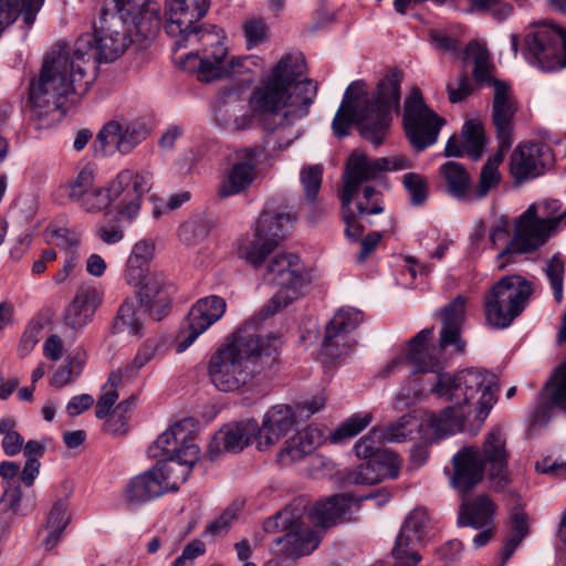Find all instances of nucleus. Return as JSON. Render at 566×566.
I'll list each match as a JSON object with an SVG mask.
<instances>
[{
	"instance_id": "29",
	"label": "nucleus",
	"mask_w": 566,
	"mask_h": 566,
	"mask_svg": "<svg viewBox=\"0 0 566 566\" xmlns=\"http://www.w3.org/2000/svg\"><path fill=\"white\" fill-rule=\"evenodd\" d=\"M294 412L287 405H277L271 408L262 422L258 426V449H269L284 437L294 426Z\"/></svg>"
},
{
	"instance_id": "42",
	"label": "nucleus",
	"mask_w": 566,
	"mask_h": 566,
	"mask_svg": "<svg viewBox=\"0 0 566 566\" xmlns=\"http://www.w3.org/2000/svg\"><path fill=\"white\" fill-rule=\"evenodd\" d=\"M384 439L381 438V431L377 428H373L368 434L361 437L354 446V451L357 458L364 461L370 459L377 460H391L398 459V457L382 448Z\"/></svg>"
},
{
	"instance_id": "9",
	"label": "nucleus",
	"mask_w": 566,
	"mask_h": 566,
	"mask_svg": "<svg viewBox=\"0 0 566 566\" xmlns=\"http://www.w3.org/2000/svg\"><path fill=\"white\" fill-rule=\"evenodd\" d=\"M294 220L283 202L269 201L255 222L252 238L238 241V256L255 268L260 266L292 229Z\"/></svg>"
},
{
	"instance_id": "6",
	"label": "nucleus",
	"mask_w": 566,
	"mask_h": 566,
	"mask_svg": "<svg viewBox=\"0 0 566 566\" xmlns=\"http://www.w3.org/2000/svg\"><path fill=\"white\" fill-rule=\"evenodd\" d=\"M210 0H166V32L176 38L175 45L180 48L202 43L211 45L212 52L200 57L198 80L212 82L235 73L240 60L226 61L227 49L217 34L207 31L198 22L207 14Z\"/></svg>"
},
{
	"instance_id": "27",
	"label": "nucleus",
	"mask_w": 566,
	"mask_h": 566,
	"mask_svg": "<svg viewBox=\"0 0 566 566\" xmlns=\"http://www.w3.org/2000/svg\"><path fill=\"white\" fill-rule=\"evenodd\" d=\"M410 167V160L401 156L392 158L381 157L373 160L363 153L353 151L347 159L344 174L361 185L377 178L382 171L403 170Z\"/></svg>"
},
{
	"instance_id": "47",
	"label": "nucleus",
	"mask_w": 566,
	"mask_h": 566,
	"mask_svg": "<svg viewBox=\"0 0 566 566\" xmlns=\"http://www.w3.org/2000/svg\"><path fill=\"white\" fill-rule=\"evenodd\" d=\"M373 420L370 412L355 413L343 421L332 433L331 441L343 442L360 433Z\"/></svg>"
},
{
	"instance_id": "34",
	"label": "nucleus",
	"mask_w": 566,
	"mask_h": 566,
	"mask_svg": "<svg viewBox=\"0 0 566 566\" xmlns=\"http://www.w3.org/2000/svg\"><path fill=\"white\" fill-rule=\"evenodd\" d=\"M352 501L350 494H334L325 501L317 502L313 505L306 518L314 525L328 527L331 524H334L337 518L343 516L350 507Z\"/></svg>"
},
{
	"instance_id": "62",
	"label": "nucleus",
	"mask_w": 566,
	"mask_h": 566,
	"mask_svg": "<svg viewBox=\"0 0 566 566\" xmlns=\"http://www.w3.org/2000/svg\"><path fill=\"white\" fill-rule=\"evenodd\" d=\"M458 87L448 83L447 91L451 103H460L472 93V84L467 73H463L458 78Z\"/></svg>"
},
{
	"instance_id": "37",
	"label": "nucleus",
	"mask_w": 566,
	"mask_h": 566,
	"mask_svg": "<svg viewBox=\"0 0 566 566\" xmlns=\"http://www.w3.org/2000/svg\"><path fill=\"white\" fill-rule=\"evenodd\" d=\"M360 185L354 180V178L348 177L344 174V187L340 192V209H342V218L345 228V235L350 239H358L364 232V226L358 221L359 213H355L352 209V203L356 192L358 191Z\"/></svg>"
},
{
	"instance_id": "26",
	"label": "nucleus",
	"mask_w": 566,
	"mask_h": 566,
	"mask_svg": "<svg viewBox=\"0 0 566 566\" xmlns=\"http://www.w3.org/2000/svg\"><path fill=\"white\" fill-rule=\"evenodd\" d=\"M181 451L182 454L160 459L154 465L159 467L158 475L166 493L177 491L187 481L193 465L200 459V449L197 444H185Z\"/></svg>"
},
{
	"instance_id": "10",
	"label": "nucleus",
	"mask_w": 566,
	"mask_h": 566,
	"mask_svg": "<svg viewBox=\"0 0 566 566\" xmlns=\"http://www.w3.org/2000/svg\"><path fill=\"white\" fill-rule=\"evenodd\" d=\"M534 284L521 275H509L497 281L484 295L485 318L496 328H506L526 307Z\"/></svg>"
},
{
	"instance_id": "51",
	"label": "nucleus",
	"mask_w": 566,
	"mask_h": 566,
	"mask_svg": "<svg viewBox=\"0 0 566 566\" xmlns=\"http://www.w3.org/2000/svg\"><path fill=\"white\" fill-rule=\"evenodd\" d=\"M323 167L314 165L303 168L301 171V184L306 200L314 206L322 185Z\"/></svg>"
},
{
	"instance_id": "46",
	"label": "nucleus",
	"mask_w": 566,
	"mask_h": 566,
	"mask_svg": "<svg viewBox=\"0 0 566 566\" xmlns=\"http://www.w3.org/2000/svg\"><path fill=\"white\" fill-rule=\"evenodd\" d=\"M462 147L472 160H479L484 149L483 127L479 122L469 120L464 124L462 132Z\"/></svg>"
},
{
	"instance_id": "31",
	"label": "nucleus",
	"mask_w": 566,
	"mask_h": 566,
	"mask_svg": "<svg viewBox=\"0 0 566 566\" xmlns=\"http://www.w3.org/2000/svg\"><path fill=\"white\" fill-rule=\"evenodd\" d=\"M399 459L388 461L370 459L361 462L355 469L345 474V480L352 484L371 485L376 484L387 476L396 479L399 474Z\"/></svg>"
},
{
	"instance_id": "58",
	"label": "nucleus",
	"mask_w": 566,
	"mask_h": 566,
	"mask_svg": "<svg viewBox=\"0 0 566 566\" xmlns=\"http://www.w3.org/2000/svg\"><path fill=\"white\" fill-rule=\"evenodd\" d=\"M380 193L377 192L375 187L366 186L363 189V197L366 200V203L359 201L357 202V210L359 214H379L384 212V208L381 202L379 201Z\"/></svg>"
},
{
	"instance_id": "18",
	"label": "nucleus",
	"mask_w": 566,
	"mask_h": 566,
	"mask_svg": "<svg viewBox=\"0 0 566 566\" xmlns=\"http://www.w3.org/2000/svg\"><path fill=\"white\" fill-rule=\"evenodd\" d=\"M151 188L148 174H134L125 169L109 185L114 200L119 199L117 214L120 221L132 222L139 213L142 197Z\"/></svg>"
},
{
	"instance_id": "17",
	"label": "nucleus",
	"mask_w": 566,
	"mask_h": 566,
	"mask_svg": "<svg viewBox=\"0 0 566 566\" xmlns=\"http://www.w3.org/2000/svg\"><path fill=\"white\" fill-rule=\"evenodd\" d=\"M363 313L354 307L339 308L325 327L323 355L329 360L346 356L353 347L350 333L363 322Z\"/></svg>"
},
{
	"instance_id": "14",
	"label": "nucleus",
	"mask_w": 566,
	"mask_h": 566,
	"mask_svg": "<svg viewBox=\"0 0 566 566\" xmlns=\"http://www.w3.org/2000/svg\"><path fill=\"white\" fill-rule=\"evenodd\" d=\"M555 229L535 214V208L528 207L514 222V231L506 247L497 254L503 260L497 268L503 270L517 255L533 253L543 247Z\"/></svg>"
},
{
	"instance_id": "38",
	"label": "nucleus",
	"mask_w": 566,
	"mask_h": 566,
	"mask_svg": "<svg viewBox=\"0 0 566 566\" xmlns=\"http://www.w3.org/2000/svg\"><path fill=\"white\" fill-rule=\"evenodd\" d=\"M321 439L322 433L319 430L311 427L301 429L286 441V447L281 451L280 457L282 459L290 458L291 461L302 460L315 450Z\"/></svg>"
},
{
	"instance_id": "28",
	"label": "nucleus",
	"mask_w": 566,
	"mask_h": 566,
	"mask_svg": "<svg viewBox=\"0 0 566 566\" xmlns=\"http://www.w3.org/2000/svg\"><path fill=\"white\" fill-rule=\"evenodd\" d=\"M101 303L102 292L95 285H81L64 311L65 325L75 331L85 327L93 319Z\"/></svg>"
},
{
	"instance_id": "44",
	"label": "nucleus",
	"mask_w": 566,
	"mask_h": 566,
	"mask_svg": "<svg viewBox=\"0 0 566 566\" xmlns=\"http://www.w3.org/2000/svg\"><path fill=\"white\" fill-rule=\"evenodd\" d=\"M113 329L115 333L128 332L133 336H140L143 322L137 314L136 303L133 300H125L117 311Z\"/></svg>"
},
{
	"instance_id": "33",
	"label": "nucleus",
	"mask_w": 566,
	"mask_h": 566,
	"mask_svg": "<svg viewBox=\"0 0 566 566\" xmlns=\"http://www.w3.org/2000/svg\"><path fill=\"white\" fill-rule=\"evenodd\" d=\"M158 470L159 467H153L129 481L125 489V499L128 503L138 505L166 494Z\"/></svg>"
},
{
	"instance_id": "52",
	"label": "nucleus",
	"mask_w": 566,
	"mask_h": 566,
	"mask_svg": "<svg viewBox=\"0 0 566 566\" xmlns=\"http://www.w3.org/2000/svg\"><path fill=\"white\" fill-rule=\"evenodd\" d=\"M530 207H534L535 214L552 228L556 229L560 223L566 226V210L560 211L562 206L558 200H545L532 203Z\"/></svg>"
},
{
	"instance_id": "22",
	"label": "nucleus",
	"mask_w": 566,
	"mask_h": 566,
	"mask_svg": "<svg viewBox=\"0 0 566 566\" xmlns=\"http://www.w3.org/2000/svg\"><path fill=\"white\" fill-rule=\"evenodd\" d=\"M554 163L551 147L535 142L517 146L511 155V172L517 180L536 178Z\"/></svg>"
},
{
	"instance_id": "16",
	"label": "nucleus",
	"mask_w": 566,
	"mask_h": 566,
	"mask_svg": "<svg viewBox=\"0 0 566 566\" xmlns=\"http://www.w3.org/2000/svg\"><path fill=\"white\" fill-rule=\"evenodd\" d=\"M537 66L546 72L566 67V31L544 24L525 39Z\"/></svg>"
},
{
	"instance_id": "24",
	"label": "nucleus",
	"mask_w": 566,
	"mask_h": 566,
	"mask_svg": "<svg viewBox=\"0 0 566 566\" xmlns=\"http://www.w3.org/2000/svg\"><path fill=\"white\" fill-rule=\"evenodd\" d=\"M226 312V302L222 297L212 295L200 298L188 315V334L177 345V352L186 350L196 338L219 321Z\"/></svg>"
},
{
	"instance_id": "48",
	"label": "nucleus",
	"mask_w": 566,
	"mask_h": 566,
	"mask_svg": "<svg viewBox=\"0 0 566 566\" xmlns=\"http://www.w3.org/2000/svg\"><path fill=\"white\" fill-rule=\"evenodd\" d=\"M376 428L381 431V438L385 442H401L413 432L416 423H413L411 416L405 415L396 422Z\"/></svg>"
},
{
	"instance_id": "39",
	"label": "nucleus",
	"mask_w": 566,
	"mask_h": 566,
	"mask_svg": "<svg viewBox=\"0 0 566 566\" xmlns=\"http://www.w3.org/2000/svg\"><path fill=\"white\" fill-rule=\"evenodd\" d=\"M137 0L129 23L133 22L137 34L144 39H150L156 35L160 28V6L156 1H145L136 14Z\"/></svg>"
},
{
	"instance_id": "57",
	"label": "nucleus",
	"mask_w": 566,
	"mask_h": 566,
	"mask_svg": "<svg viewBox=\"0 0 566 566\" xmlns=\"http://www.w3.org/2000/svg\"><path fill=\"white\" fill-rule=\"evenodd\" d=\"M209 226L206 221L195 218L182 223L179 229L180 239L190 244L195 240H200L207 237Z\"/></svg>"
},
{
	"instance_id": "36",
	"label": "nucleus",
	"mask_w": 566,
	"mask_h": 566,
	"mask_svg": "<svg viewBox=\"0 0 566 566\" xmlns=\"http://www.w3.org/2000/svg\"><path fill=\"white\" fill-rule=\"evenodd\" d=\"M258 422L255 420L229 423L220 430L226 452H241L253 440L258 442Z\"/></svg>"
},
{
	"instance_id": "7",
	"label": "nucleus",
	"mask_w": 566,
	"mask_h": 566,
	"mask_svg": "<svg viewBox=\"0 0 566 566\" xmlns=\"http://www.w3.org/2000/svg\"><path fill=\"white\" fill-rule=\"evenodd\" d=\"M134 9L135 0H105L94 32L80 35L69 48L80 73L92 75L94 81L102 62H113L126 51L132 42L129 19Z\"/></svg>"
},
{
	"instance_id": "41",
	"label": "nucleus",
	"mask_w": 566,
	"mask_h": 566,
	"mask_svg": "<svg viewBox=\"0 0 566 566\" xmlns=\"http://www.w3.org/2000/svg\"><path fill=\"white\" fill-rule=\"evenodd\" d=\"M70 521L71 515L66 499L56 500L46 518V528L49 530V533L43 541L46 549H52L55 546Z\"/></svg>"
},
{
	"instance_id": "35",
	"label": "nucleus",
	"mask_w": 566,
	"mask_h": 566,
	"mask_svg": "<svg viewBox=\"0 0 566 566\" xmlns=\"http://www.w3.org/2000/svg\"><path fill=\"white\" fill-rule=\"evenodd\" d=\"M439 172L444 181L447 193L468 203L471 176L467 168L458 161L449 160L440 166Z\"/></svg>"
},
{
	"instance_id": "55",
	"label": "nucleus",
	"mask_w": 566,
	"mask_h": 566,
	"mask_svg": "<svg viewBox=\"0 0 566 566\" xmlns=\"http://www.w3.org/2000/svg\"><path fill=\"white\" fill-rule=\"evenodd\" d=\"M83 369V361L76 358H67L66 364L62 365L52 376L51 385L62 388L80 376Z\"/></svg>"
},
{
	"instance_id": "30",
	"label": "nucleus",
	"mask_w": 566,
	"mask_h": 566,
	"mask_svg": "<svg viewBox=\"0 0 566 566\" xmlns=\"http://www.w3.org/2000/svg\"><path fill=\"white\" fill-rule=\"evenodd\" d=\"M192 426V419L186 418L174 423L163 432L155 443L148 449L153 458L168 459L182 454L185 444H196L188 427Z\"/></svg>"
},
{
	"instance_id": "4",
	"label": "nucleus",
	"mask_w": 566,
	"mask_h": 566,
	"mask_svg": "<svg viewBox=\"0 0 566 566\" xmlns=\"http://www.w3.org/2000/svg\"><path fill=\"white\" fill-rule=\"evenodd\" d=\"M260 322L252 317L210 357L208 375L218 390H239L261 371L263 359L279 354L281 337L272 333L261 335Z\"/></svg>"
},
{
	"instance_id": "25",
	"label": "nucleus",
	"mask_w": 566,
	"mask_h": 566,
	"mask_svg": "<svg viewBox=\"0 0 566 566\" xmlns=\"http://www.w3.org/2000/svg\"><path fill=\"white\" fill-rule=\"evenodd\" d=\"M453 474L450 484L464 495L475 488L484 476V464L478 447H464L452 458Z\"/></svg>"
},
{
	"instance_id": "59",
	"label": "nucleus",
	"mask_w": 566,
	"mask_h": 566,
	"mask_svg": "<svg viewBox=\"0 0 566 566\" xmlns=\"http://www.w3.org/2000/svg\"><path fill=\"white\" fill-rule=\"evenodd\" d=\"M235 518L237 511L232 507H228L217 520L208 525L206 534L212 537L227 534Z\"/></svg>"
},
{
	"instance_id": "19",
	"label": "nucleus",
	"mask_w": 566,
	"mask_h": 566,
	"mask_svg": "<svg viewBox=\"0 0 566 566\" xmlns=\"http://www.w3.org/2000/svg\"><path fill=\"white\" fill-rule=\"evenodd\" d=\"M429 515L426 509L417 507L406 517L395 542L392 555L403 566H416L421 557L409 548L422 542L428 534Z\"/></svg>"
},
{
	"instance_id": "2",
	"label": "nucleus",
	"mask_w": 566,
	"mask_h": 566,
	"mask_svg": "<svg viewBox=\"0 0 566 566\" xmlns=\"http://www.w3.org/2000/svg\"><path fill=\"white\" fill-rule=\"evenodd\" d=\"M305 71L298 54H285L255 86L249 98L250 109L234 87L220 91L213 107V123L229 132L252 127L255 120L266 135H279L273 149H285L298 136L294 124L310 114L317 95V84L300 77Z\"/></svg>"
},
{
	"instance_id": "1",
	"label": "nucleus",
	"mask_w": 566,
	"mask_h": 566,
	"mask_svg": "<svg viewBox=\"0 0 566 566\" xmlns=\"http://www.w3.org/2000/svg\"><path fill=\"white\" fill-rule=\"evenodd\" d=\"M467 300L457 296L446 305L441 312L442 328L438 346H428L433 334V327L420 331L409 340L406 357H397L381 371L387 377L398 367L408 364L411 373H434L437 381L431 391L441 399L452 402L439 415L429 413L422 420V430H430L431 438L441 439L448 434L465 430V421L471 415V401L480 394L476 400L475 418L483 422L496 402V376L489 370L468 368L455 375L441 373V353L448 346H454V352H464L465 344L460 339V328L464 321Z\"/></svg>"
},
{
	"instance_id": "56",
	"label": "nucleus",
	"mask_w": 566,
	"mask_h": 566,
	"mask_svg": "<svg viewBox=\"0 0 566 566\" xmlns=\"http://www.w3.org/2000/svg\"><path fill=\"white\" fill-rule=\"evenodd\" d=\"M114 200V195L107 189L99 186L94 187L86 196L77 201L82 208L88 212L99 211Z\"/></svg>"
},
{
	"instance_id": "12",
	"label": "nucleus",
	"mask_w": 566,
	"mask_h": 566,
	"mask_svg": "<svg viewBox=\"0 0 566 566\" xmlns=\"http://www.w3.org/2000/svg\"><path fill=\"white\" fill-rule=\"evenodd\" d=\"M305 513L306 502L297 499L265 524L268 532H285L275 542L291 556L307 555L319 544L318 532L305 524Z\"/></svg>"
},
{
	"instance_id": "23",
	"label": "nucleus",
	"mask_w": 566,
	"mask_h": 566,
	"mask_svg": "<svg viewBox=\"0 0 566 566\" xmlns=\"http://www.w3.org/2000/svg\"><path fill=\"white\" fill-rule=\"evenodd\" d=\"M260 155L259 147H247L235 151L234 161L219 186V197L227 198L238 195L253 182Z\"/></svg>"
},
{
	"instance_id": "15",
	"label": "nucleus",
	"mask_w": 566,
	"mask_h": 566,
	"mask_svg": "<svg viewBox=\"0 0 566 566\" xmlns=\"http://www.w3.org/2000/svg\"><path fill=\"white\" fill-rule=\"evenodd\" d=\"M149 129L140 119L116 117L103 125L95 139V149L102 156L129 154L148 136Z\"/></svg>"
},
{
	"instance_id": "40",
	"label": "nucleus",
	"mask_w": 566,
	"mask_h": 566,
	"mask_svg": "<svg viewBox=\"0 0 566 566\" xmlns=\"http://www.w3.org/2000/svg\"><path fill=\"white\" fill-rule=\"evenodd\" d=\"M502 161V155L497 154L493 158H489L483 165L479 181L475 186L470 185L468 203H473L484 199L492 189L496 188L501 181L499 164Z\"/></svg>"
},
{
	"instance_id": "8",
	"label": "nucleus",
	"mask_w": 566,
	"mask_h": 566,
	"mask_svg": "<svg viewBox=\"0 0 566 566\" xmlns=\"http://www.w3.org/2000/svg\"><path fill=\"white\" fill-rule=\"evenodd\" d=\"M464 62H473V78L480 85L493 86L492 123L499 139L500 151H506L513 142L514 117L518 111L517 99L511 86L492 76L494 70L488 49L476 41L470 42L463 54Z\"/></svg>"
},
{
	"instance_id": "54",
	"label": "nucleus",
	"mask_w": 566,
	"mask_h": 566,
	"mask_svg": "<svg viewBox=\"0 0 566 566\" xmlns=\"http://www.w3.org/2000/svg\"><path fill=\"white\" fill-rule=\"evenodd\" d=\"M156 339L146 340L138 349L134 360L125 367L126 377H135L140 368L149 363L156 355L158 349Z\"/></svg>"
},
{
	"instance_id": "21",
	"label": "nucleus",
	"mask_w": 566,
	"mask_h": 566,
	"mask_svg": "<svg viewBox=\"0 0 566 566\" xmlns=\"http://www.w3.org/2000/svg\"><path fill=\"white\" fill-rule=\"evenodd\" d=\"M129 284L138 287L139 304L155 321L159 322L167 315L174 289L161 273L147 271L142 273L138 282Z\"/></svg>"
},
{
	"instance_id": "32",
	"label": "nucleus",
	"mask_w": 566,
	"mask_h": 566,
	"mask_svg": "<svg viewBox=\"0 0 566 566\" xmlns=\"http://www.w3.org/2000/svg\"><path fill=\"white\" fill-rule=\"evenodd\" d=\"M496 506L493 501L484 494L473 499H464L459 509L458 525L471 526L475 530L492 526Z\"/></svg>"
},
{
	"instance_id": "5",
	"label": "nucleus",
	"mask_w": 566,
	"mask_h": 566,
	"mask_svg": "<svg viewBox=\"0 0 566 566\" xmlns=\"http://www.w3.org/2000/svg\"><path fill=\"white\" fill-rule=\"evenodd\" d=\"M400 82L399 71L389 72L377 84L371 97L367 95L363 83L353 82L334 116V134L342 138L348 135L352 124H356L363 138L375 146L381 145L389 129L392 113L399 109Z\"/></svg>"
},
{
	"instance_id": "13",
	"label": "nucleus",
	"mask_w": 566,
	"mask_h": 566,
	"mask_svg": "<svg viewBox=\"0 0 566 566\" xmlns=\"http://www.w3.org/2000/svg\"><path fill=\"white\" fill-rule=\"evenodd\" d=\"M443 124V118L426 105L421 91L413 87L403 108L405 130L412 147L422 151L436 144Z\"/></svg>"
},
{
	"instance_id": "53",
	"label": "nucleus",
	"mask_w": 566,
	"mask_h": 566,
	"mask_svg": "<svg viewBox=\"0 0 566 566\" xmlns=\"http://www.w3.org/2000/svg\"><path fill=\"white\" fill-rule=\"evenodd\" d=\"M95 186L93 169L88 166L80 170L77 176L69 185V198L77 202L86 196Z\"/></svg>"
},
{
	"instance_id": "61",
	"label": "nucleus",
	"mask_w": 566,
	"mask_h": 566,
	"mask_svg": "<svg viewBox=\"0 0 566 566\" xmlns=\"http://www.w3.org/2000/svg\"><path fill=\"white\" fill-rule=\"evenodd\" d=\"M244 34L248 46L258 45L266 36V25L262 19H253L244 24Z\"/></svg>"
},
{
	"instance_id": "63",
	"label": "nucleus",
	"mask_w": 566,
	"mask_h": 566,
	"mask_svg": "<svg viewBox=\"0 0 566 566\" xmlns=\"http://www.w3.org/2000/svg\"><path fill=\"white\" fill-rule=\"evenodd\" d=\"M53 237L55 238V244L67 251V254L72 252L76 255V250L80 245V237L67 229H59L53 232Z\"/></svg>"
},
{
	"instance_id": "3",
	"label": "nucleus",
	"mask_w": 566,
	"mask_h": 566,
	"mask_svg": "<svg viewBox=\"0 0 566 566\" xmlns=\"http://www.w3.org/2000/svg\"><path fill=\"white\" fill-rule=\"evenodd\" d=\"M69 48L48 54L39 75L31 80L25 112L38 129L49 128L59 123L66 113L70 94H85L93 83V76L77 71Z\"/></svg>"
},
{
	"instance_id": "60",
	"label": "nucleus",
	"mask_w": 566,
	"mask_h": 566,
	"mask_svg": "<svg viewBox=\"0 0 566 566\" xmlns=\"http://www.w3.org/2000/svg\"><path fill=\"white\" fill-rule=\"evenodd\" d=\"M205 552V544L199 539H193L184 547L181 555L175 559L171 566H193V560Z\"/></svg>"
},
{
	"instance_id": "20",
	"label": "nucleus",
	"mask_w": 566,
	"mask_h": 566,
	"mask_svg": "<svg viewBox=\"0 0 566 566\" xmlns=\"http://www.w3.org/2000/svg\"><path fill=\"white\" fill-rule=\"evenodd\" d=\"M484 467L489 469V478L495 491L504 490L511 482L509 472L510 452L506 449V437L499 427L489 431L480 450Z\"/></svg>"
},
{
	"instance_id": "11",
	"label": "nucleus",
	"mask_w": 566,
	"mask_h": 566,
	"mask_svg": "<svg viewBox=\"0 0 566 566\" xmlns=\"http://www.w3.org/2000/svg\"><path fill=\"white\" fill-rule=\"evenodd\" d=\"M304 273V265L297 255L282 253L273 256L266 265L264 277L280 290L255 317L263 321L297 300L305 283Z\"/></svg>"
},
{
	"instance_id": "64",
	"label": "nucleus",
	"mask_w": 566,
	"mask_h": 566,
	"mask_svg": "<svg viewBox=\"0 0 566 566\" xmlns=\"http://www.w3.org/2000/svg\"><path fill=\"white\" fill-rule=\"evenodd\" d=\"M40 331H41L40 325L29 326L24 331V333L21 337L19 347H18V353H19L20 357H25L33 350V348L35 347V345L39 342Z\"/></svg>"
},
{
	"instance_id": "49",
	"label": "nucleus",
	"mask_w": 566,
	"mask_h": 566,
	"mask_svg": "<svg viewBox=\"0 0 566 566\" xmlns=\"http://www.w3.org/2000/svg\"><path fill=\"white\" fill-rule=\"evenodd\" d=\"M402 185L410 196L412 206L419 207L426 203L429 195V184L424 176L408 172L402 178Z\"/></svg>"
},
{
	"instance_id": "43",
	"label": "nucleus",
	"mask_w": 566,
	"mask_h": 566,
	"mask_svg": "<svg viewBox=\"0 0 566 566\" xmlns=\"http://www.w3.org/2000/svg\"><path fill=\"white\" fill-rule=\"evenodd\" d=\"M154 243L147 240L139 241L134 245L126 265L127 283L138 282L142 273L148 271L147 264L154 255Z\"/></svg>"
},
{
	"instance_id": "50",
	"label": "nucleus",
	"mask_w": 566,
	"mask_h": 566,
	"mask_svg": "<svg viewBox=\"0 0 566 566\" xmlns=\"http://www.w3.org/2000/svg\"><path fill=\"white\" fill-rule=\"evenodd\" d=\"M544 272L549 280L555 301L560 303L563 301L564 291L565 262L558 253L547 260Z\"/></svg>"
},
{
	"instance_id": "45",
	"label": "nucleus",
	"mask_w": 566,
	"mask_h": 566,
	"mask_svg": "<svg viewBox=\"0 0 566 566\" xmlns=\"http://www.w3.org/2000/svg\"><path fill=\"white\" fill-rule=\"evenodd\" d=\"M528 533L527 515L523 512H514L511 515V530L510 535L505 539L504 545L501 549L503 555V563H506L521 542L525 538Z\"/></svg>"
}]
</instances>
